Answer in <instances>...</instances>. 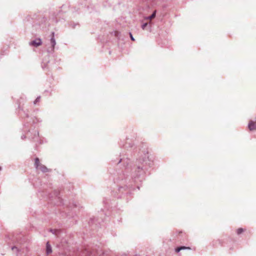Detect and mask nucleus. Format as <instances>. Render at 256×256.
<instances>
[{"mask_svg":"<svg viewBox=\"0 0 256 256\" xmlns=\"http://www.w3.org/2000/svg\"><path fill=\"white\" fill-rule=\"evenodd\" d=\"M130 38L131 40H132V41H134V37L132 36V35L131 33H130Z\"/></svg>","mask_w":256,"mask_h":256,"instance_id":"9b49d317","label":"nucleus"},{"mask_svg":"<svg viewBox=\"0 0 256 256\" xmlns=\"http://www.w3.org/2000/svg\"><path fill=\"white\" fill-rule=\"evenodd\" d=\"M248 128L250 130H256V121L250 120L248 124Z\"/></svg>","mask_w":256,"mask_h":256,"instance_id":"f03ea898","label":"nucleus"},{"mask_svg":"<svg viewBox=\"0 0 256 256\" xmlns=\"http://www.w3.org/2000/svg\"><path fill=\"white\" fill-rule=\"evenodd\" d=\"M54 33H52V38L50 40V42H51V44H52V46L53 48H54V46H55V44H56L55 40H54Z\"/></svg>","mask_w":256,"mask_h":256,"instance_id":"6e6552de","label":"nucleus"},{"mask_svg":"<svg viewBox=\"0 0 256 256\" xmlns=\"http://www.w3.org/2000/svg\"><path fill=\"white\" fill-rule=\"evenodd\" d=\"M245 231V230L242 228H238L236 230V234L239 235L242 234L243 232Z\"/></svg>","mask_w":256,"mask_h":256,"instance_id":"0eeeda50","label":"nucleus"},{"mask_svg":"<svg viewBox=\"0 0 256 256\" xmlns=\"http://www.w3.org/2000/svg\"><path fill=\"white\" fill-rule=\"evenodd\" d=\"M42 164L40 163L39 158H36L35 159V162H34V166H35V167L36 168H38Z\"/></svg>","mask_w":256,"mask_h":256,"instance_id":"39448f33","label":"nucleus"},{"mask_svg":"<svg viewBox=\"0 0 256 256\" xmlns=\"http://www.w3.org/2000/svg\"><path fill=\"white\" fill-rule=\"evenodd\" d=\"M185 249H188V250H190V247H186V246H180V247H178L176 249V252H179L180 250H185Z\"/></svg>","mask_w":256,"mask_h":256,"instance_id":"423d86ee","label":"nucleus"},{"mask_svg":"<svg viewBox=\"0 0 256 256\" xmlns=\"http://www.w3.org/2000/svg\"><path fill=\"white\" fill-rule=\"evenodd\" d=\"M1 170V168L0 167V170Z\"/></svg>","mask_w":256,"mask_h":256,"instance_id":"f8f14e48","label":"nucleus"},{"mask_svg":"<svg viewBox=\"0 0 256 256\" xmlns=\"http://www.w3.org/2000/svg\"><path fill=\"white\" fill-rule=\"evenodd\" d=\"M30 44L31 46H38L42 44V41L40 38H38L34 40L31 42Z\"/></svg>","mask_w":256,"mask_h":256,"instance_id":"f257e3e1","label":"nucleus"},{"mask_svg":"<svg viewBox=\"0 0 256 256\" xmlns=\"http://www.w3.org/2000/svg\"><path fill=\"white\" fill-rule=\"evenodd\" d=\"M156 16V11L154 12V13L149 16L148 18L150 19V20L154 18Z\"/></svg>","mask_w":256,"mask_h":256,"instance_id":"1a4fd4ad","label":"nucleus"},{"mask_svg":"<svg viewBox=\"0 0 256 256\" xmlns=\"http://www.w3.org/2000/svg\"><path fill=\"white\" fill-rule=\"evenodd\" d=\"M46 253L47 254H50L52 252V250L51 246L49 243V242H47L46 243Z\"/></svg>","mask_w":256,"mask_h":256,"instance_id":"20e7f679","label":"nucleus"},{"mask_svg":"<svg viewBox=\"0 0 256 256\" xmlns=\"http://www.w3.org/2000/svg\"><path fill=\"white\" fill-rule=\"evenodd\" d=\"M148 25V24L147 23H145L144 24H143L142 26V28L143 30H144L145 28Z\"/></svg>","mask_w":256,"mask_h":256,"instance_id":"9d476101","label":"nucleus"},{"mask_svg":"<svg viewBox=\"0 0 256 256\" xmlns=\"http://www.w3.org/2000/svg\"><path fill=\"white\" fill-rule=\"evenodd\" d=\"M37 169L44 172L48 171L47 168L43 164L40 165V166H39Z\"/></svg>","mask_w":256,"mask_h":256,"instance_id":"7ed1b4c3","label":"nucleus"}]
</instances>
